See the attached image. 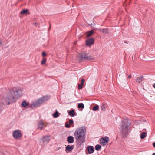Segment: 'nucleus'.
I'll return each mask as SVG.
<instances>
[{"label": "nucleus", "mask_w": 155, "mask_h": 155, "mask_svg": "<svg viewBox=\"0 0 155 155\" xmlns=\"http://www.w3.org/2000/svg\"><path fill=\"white\" fill-rule=\"evenodd\" d=\"M74 123V121L72 119H70L69 120V124L71 125Z\"/></svg>", "instance_id": "29"}, {"label": "nucleus", "mask_w": 155, "mask_h": 155, "mask_svg": "<svg viewBox=\"0 0 155 155\" xmlns=\"http://www.w3.org/2000/svg\"><path fill=\"white\" fill-rule=\"evenodd\" d=\"M74 145H72L71 146L69 145H67L66 147V150L70 152L74 148Z\"/></svg>", "instance_id": "13"}, {"label": "nucleus", "mask_w": 155, "mask_h": 155, "mask_svg": "<svg viewBox=\"0 0 155 155\" xmlns=\"http://www.w3.org/2000/svg\"><path fill=\"white\" fill-rule=\"evenodd\" d=\"M50 98V97L48 96H45L38 99L37 100L33 102L31 105V107L32 108L37 107L40 106L42 103L45 101H47Z\"/></svg>", "instance_id": "4"}, {"label": "nucleus", "mask_w": 155, "mask_h": 155, "mask_svg": "<svg viewBox=\"0 0 155 155\" xmlns=\"http://www.w3.org/2000/svg\"><path fill=\"white\" fill-rule=\"evenodd\" d=\"M67 141L69 143H73L74 141V138L72 136H69L67 137Z\"/></svg>", "instance_id": "12"}, {"label": "nucleus", "mask_w": 155, "mask_h": 155, "mask_svg": "<svg viewBox=\"0 0 155 155\" xmlns=\"http://www.w3.org/2000/svg\"><path fill=\"white\" fill-rule=\"evenodd\" d=\"M84 105L83 103H80L78 104V108H84Z\"/></svg>", "instance_id": "21"}, {"label": "nucleus", "mask_w": 155, "mask_h": 155, "mask_svg": "<svg viewBox=\"0 0 155 155\" xmlns=\"http://www.w3.org/2000/svg\"><path fill=\"white\" fill-rule=\"evenodd\" d=\"M84 85L81 84H79L78 85V88L79 89H81L83 88V86Z\"/></svg>", "instance_id": "26"}, {"label": "nucleus", "mask_w": 155, "mask_h": 155, "mask_svg": "<svg viewBox=\"0 0 155 155\" xmlns=\"http://www.w3.org/2000/svg\"><path fill=\"white\" fill-rule=\"evenodd\" d=\"M131 78V75H129L128 76V78Z\"/></svg>", "instance_id": "35"}, {"label": "nucleus", "mask_w": 155, "mask_h": 155, "mask_svg": "<svg viewBox=\"0 0 155 155\" xmlns=\"http://www.w3.org/2000/svg\"><path fill=\"white\" fill-rule=\"evenodd\" d=\"M65 127L67 128H69L71 127L70 125L69 124L66 123H65Z\"/></svg>", "instance_id": "28"}, {"label": "nucleus", "mask_w": 155, "mask_h": 155, "mask_svg": "<svg viewBox=\"0 0 155 155\" xmlns=\"http://www.w3.org/2000/svg\"><path fill=\"white\" fill-rule=\"evenodd\" d=\"M152 155H155V153H153L152 154Z\"/></svg>", "instance_id": "38"}, {"label": "nucleus", "mask_w": 155, "mask_h": 155, "mask_svg": "<svg viewBox=\"0 0 155 155\" xmlns=\"http://www.w3.org/2000/svg\"><path fill=\"white\" fill-rule=\"evenodd\" d=\"M143 78L144 77L143 76H141L140 77H137L135 79V81L136 82L140 83L144 80Z\"/></svg>", "instance_id": "15"}, {"label": "nucleus", "mask_w": 155, "mask_h": 155, "mask_svg": "<svg viewBox=\"0 0 155 155\" xmlns=\"http://www.w3.org/2000/svg\"><path fill=\"white\" fill-rule=\"evenodd\" d=\"M12 135L14 138L16 140L18 139L22 136L20 130H15L13 133Z\"/></svg>", "instance_id": "6"}, {"label": "nucleus", "mask_w": 155, "mask_h": 155, "mask_svg": "<svg viewBox=\"0 0 155 155\" xmlns=\"http://www.w3.org/2000/svg\"><path fill=\"white\" fill-rule=\"evenodd\" d=\"M29 105V103L28 102H27L25 101H22L21 104L22 106L24 107H25Z\"/></svg>", "instance_id": "17"}, {"label": "nucleus", "mask_w": 155, "mask_h": 155, "mask_svg": "<svg viewBox=\"0 0 155 155\" xmlns=\"http://www.w3.org/2000/svg\"><path fill=\"white\" fill-rule=\"evenodd\" d=\"M75 112L74 110L72 109L70 110L68 112V114L69 116L71 117H74L75 115Z\"/></svg>", "instance_id": "14"}, {"label": "nucleus", "mask_w": 155, "mask_h": 155, "mask_svg": "<svg viewBox=\"0 0 155 155\" xmlns=\"http://www.w3.org/2000/svg\"><path fill=\"white\" fill-rule=\"evenodd\" d=\"M95 148L97 151H98L101 148V146L100 145L97 144L95 146Z\"/></svg>", "instance_id": "22"}, {"label": "nucleus", "mask_w": 155, "mask_h": 155, "mask_svg": "<svg viewBox=\"0 0 155 155\" xmlns=\"http://www.w3.org/2000/svg\"><path fill=\"white\" fill-rule=\"evenodd\" d=\"M37 124L38 127L37 129L40 130H42L43 128L44 125L43 123L41 121H40Z\"/></svg>", "instance_id": "11"}, {"label": "nucleus", "mask_w": 155, "mask_h": 155, "mask_svg": "<svg viewBox=\"0 0 155 155\" xmlns=\"http://www.w3.org/2000/svg\"><path fill=\"white\" fill-rule=\"evenodd\" d=\"M79 58L80 61H82L85 60H92L94 59V58L91 56L85 53H83L79 54Z\"/></svg>", "instance_id": "5"}, {"label": "nucleus", "mask_w": 155, "mask_h": 155, "mask_svg": "<svg viewBox=\"0 0 155 155\" xmlns=\"http://www.w3.org/2000/svg\"><path fill=\"white\" fill-rule=\"evenodd\" d=\"M22 91L17 87H14L9 90V93L6 96L5 102L8 105L15 102L16 99L21 96Z\"/></svg>", "instance_id": "1"}, {"label": "nucleus", "mask_w": 155, "mask_h": 155, "mask_svg": "<svg viewBox=\"0 0 155 155\" xmlns=\"http://www.w3.org/2000/svg\"><path fill=\"white\" fill-rule=\"evenodd\" d=\"M34 24L36 26V25H37V23H35Z\"/></svg>", "instance_id": "39"}, {"label": "nucleus", "mask_w": 155, "mask_h": 155, "mask_svg": "<svg viewBox=\"0 0 155 155\" xmlns=\"http://www.w3.org/2000/svg\"><path fill=\"white\" fill-rule=\"evenodd\" d=\"M87 37H89L94 34V32L93 30H91L87 31Z\"/></svg>", "instance_id": "18"}, {"label": "nucleus", "mask_w": 155, "mask_h": 155, "mask_svg": "<svg viewBox=\"0 0 155 155\" xmlns=\"http://www.w3.org/2000/svg\"><path fill=\"white\" fill-rule=\"evenodd\" d=\"M85 132L83 127L77 128L75 130L74 135L76 140V146L77 148L80 147L85 142Z\"/></svg>", "instance_id": "2"}, {"label": "nucleus", "mask_w": 155, "mask_h": 155, "mask_svg": "<svg viewBox=\"0 0 155 155\" xmlns=\"http://www.w3.org/2000/svg\"><path fill=\"white\" fill-rule=\"evenodd\" d=\"M2 107L0 104V113L2 111Z\"/></svg>", "instance_id": "32"}, {"label": "nucleus", "mask_w": 155, "mask_h": 155, "mask_svg": "<svg viewBox=\"0 0 155 155\" xmlns=\"http://www.w3.org/2000/svg\"><path fill=\"white\" fill-rule=\"evenodd\" d=\"M106 105L104 103H102L101 107V110H104L106 108Z\"/></svg>", "instance_id": "23"}, {"label": "nucleus", "mask_w": 155, "mask_h": 155, "mask_svg": "<svg viewBox=\"0 0 155 155\" xmlns=\"http://www.w3.org/2000/svg\"><path fill=\"white\" fill-rule=\"evenodd\" d=\"M99 31L102 32L104 34H108L109 33V30L107 28H104L101 30V29L99 30Z\"/></svg>", "instance_id": "16"}, {"label": "nucleus", "mask_w": 155, "mask_h": 155, "mask_svg": "<svg viewBox=\"0 0 155 155\" xmlns=\"http://www.w3.org/2000/svg\"><path fill=\"white\" fill-rule=\"evenodd\" d=\"M51 136L50 135H47L43 136L41 138V140L44 143L48 144L50 141Z\"/></svg>", "instance_id": "7"}, {"label": "nucleus", "mask_w": 155, "mask_h": 155, "mask_svg": "<svg viewBox=\"0 0 155 155\" xmlns=\"http://www.w3.org/2000/svg\"><path fill=\"white\" fill-rule=\"evenodd\" d=\"M146 136V133L143 132L142 133L140 134V137L141 139H144Z\"/></svg>", "instance_id": "19"}, {"label": "nucleus", "mask_w": 155, "mask_h": 155, "mask_svg": "<svg viewBox=\"0 0 155 155\" xmlns=\"http://www.w3.org/2000/svg\"><path fill=\"white\" fill-rule=\"evenodd\" d=\"M153 87L155 88V83H154L153 86Z\"/></svg>", "instance_id": "37"}, {"label": "nucleus", "mask_w": 155, "mask_h": 155, "mask_svg": "<svg viewBox=\"0 0 155 155\" xmlns=\"http://www.w3.org/2000/svg\"><path fill=\"white\" fill-rule=\"evenodd\" d=\"M51 28V24L50 23H49V28L48 29V31H49L50 29Z\"/></svg>", "instance_id": "34"}, {"label": "nucleus", "mask_w": 155, "mask_h": 155, "mask_svg": "<svg viewBox=\"0 0 155 155\" xmlns=\"http://www.w3.org/2000/svg\"><path fill=\"white\" fill-rule=\"evenodd\" d=\"M153 146L155 148V142H154L153 143Z\"/></svg>", "instance_id": "36"}, {"label": "nucleus", "mask_w": 155, "mask_h": 155, "mask_svg": "<svg viewBox=\"0 0 155 155\" xmlns=\"http://www.w3.org/2000/svg\"><path fill=\"white\" fill-rule=\"evenodd\" d=\"M109 142L108 137L105 136L100 139V143L102 145H106Z\"/></svg>", "instance_id": "8"}, {"label": "nucleus", "mask_w": 155, "mask_h": 155, "mask_svg": "<svg viewBox=\"0 0 155 155\" xmlns=\"http://www.w3.org/2000/svg\"><path fill=\"white\" fill-rule=\"evenodd\" d=\"M46 61V59L45 58H43L41 61V64H45Z\"/></svg>", "instance_id": "27"}, {"label": "nucleus", "mask_w": 155, "mask_h": 155, "mask_svg": "<svg viewBox=\"0 0 155 155\" xmlns=\"http://www.w3.org/2000/svg\"><path fill=\"white\" fill-rule=\"evenodd\" d=\"M28 11V10L27 9H23L22 11H21L20 13L21 14H24L27 13Z\"/></svg>", "instance_id": "24"}, {"label": "nucleus", "mask_w": 155, "mask_h": 155, "mask_svg": "<svg viewBox=\"0 0 155 155\" xmlns=\"http://www.w3.org/2000/svg\"><path fill=\"white\" fill-rule=\"evenodd\" d=\"M59 116V113L57 110L55 112V113H54L53 114V116L54 118H57Z\"/></svg>", "instance_id": "20"}, {"label": "nucleus", "mask_w": 155, "mask_h": 155, "mask_svg": "<svg viewBox=\"0 0 155 155\" xmlns=\"http://www.w3.org/2000/svg\"><path fill=\"white\" fill-rule=\"evenodd\" d=\"M124 43L126 44H128L129 43V41H125L124 42Z\"/></svg>", "instance_id": "33"}, {"label": "nucleus", "mask_w": 155, "mask_h": 155, "mask_svg": "<svg viewBox=\"0 0 155 155\" xmlns=\"http://www.w3.org/2000/svg\"><path fill=\"white\" fill-rule=\"evenodd\" d=\"M94 39L93 38H90L87 40L86 45L87 46H89L94 43Z\"/></svg>", "instance_id": "9"}, {"label": "nucleus", "mask_w": 155, "mask_h": 155, "mask_svg": "<svg viewBox=\"0 0 155 155\" xmlns=\"http://www.w3.org/2000/svg\"><path fill=\"white\" fill-rule=\"evenodd\" d=\"M87 149L88 153L90 154H91L93 153L94 151L93 146H88L87 147Z\"/></svg>", "instance_id": "10"}, {"label": "nucleus", "mask_w": 155, "mask_h": 155, "mask_svg": "<svg viewBox=\"0 0 155 155\" xmlns=\"http://www.w3.org/2000/svg\"><path fill=\"white\" fill-rule=\"evenodd\" d=\"M85 82V79H82L81 80V84H84Z\"/></svg>", "instance_id": "30"}, {"label": "nucleus", "mask_w": 155, "mask_h": 155, "mask_svg": "<svg viewBox=\"0 0 155 155\" xmlns=\"http://www.w3.org/2000/svg\"><path fill=\"white\" fill-rule=\"evenodd\" d=\"M99 107L98 105L95 106L92 108V110L93 111H96L99 109Z\"/></svg>", "instance_id": "25"}, {"label": "nucleus", "mask_w": 155, "mask_h": 155, "mask_svg": "<svg viewBox=\"0 0 155 155\" xmlns=\"http://www.w3.org/2000/svg\"><path fill=\"white\" fill-rule=\"evenodd\" d=\"M47 55V54L45 52H43L42 53V56L43 57L46 56Z\"/></svg>", "instance_id": "31"}, {"label": "nucleus", "mask_w": 155, "mask_h": 155, "mask_svg": "<svg viewBox=\"0 0 155 155\" xmlns=\"http://www.w3.org/2000/svg\"><path fill=\"white\" fill-rule=\"evenodd\" d=\"M131 124L130 123L129 120L128 119L123 120L121 125V132L122 138L125 139L127 137L129 133V129Z\"/></svg>", "instance_id": "3"}]
</instances>
